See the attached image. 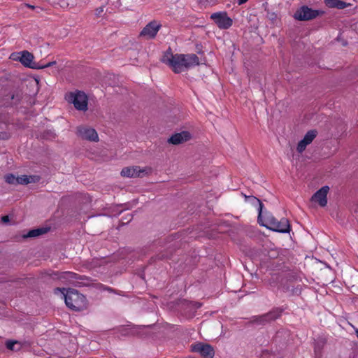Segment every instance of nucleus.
Returning <instances> with one entry per match:
<instances>
[{
    "label": "nucleus",
    "mask_w": 358,
    "mask_h": 358,
    "mask_svg": "<svg viewBox=\"0 0 358 358\" xmlns=\"http://www.w3.org/2000/svg\"><path fill=\"white\" fill-rule=\"evenodd\" d=\"M161 61L175 73H180L199 64V58L196 55L173 54L170 48L164 52Z\"/></svg>",
    "instance_id": "nucleus-1"
},
{
    "label": "nucleus",
    "mask_w": 358,
    "mask_h": 358,
    "mask_svg": "<svg viewBox=\"0 0 358 358\" xmlns=\"http://www.w3.org/2000/svg\"><path fill=\"white\" fill-rule=\"evenodd\" d=\"M251 198L259 203L258 222L260 225L274 231L287 233L290 230V224L287 219L282 218L278 220L272 213L268 211L263 212V204L259 199L255 196H246Z\"/></svg>",
    "instance_id": "nucleus-2"
},
{
    "label": "nucleus",
    "mask_w": 358,
    "mask_h": 358,
    "mask_svg": "<svg viewBox=\"0 0 358 358\" xmlns=\"http://www.w3.org/2000/svg\"><path fill=\"white\" fill-rule=\"evenodd\" d=\"M59 291L62 293L66 306L70 309L76 311H80L87 308V299L85 296L79 293L75 289H69L66 290L64 288H57L55 293Z\"/></svg>",
    "instance_id": "nucleus-3"
},
{
    "label": "nucleus",
    "mask_w": 358,
    "mask_h": 358,
    "mask_svg": "<svg viewBox=\"0 0 358 358\" xmlns=\"http://www.w3.org/2000/svg\"><path fill=\"white\" fill-rule=\"evenodd\" d=\"M66 100L73 103L74 107L81 111L87 110L88 99L87 95L81 91H76L68 93L65 96Z\"/></svg>",
    "instance_id": "nucleus-4"
},
{
    "label": "nucleus",
    "mask_w": 358,
    "mask_h": 358,
    "mask_svg": "<svg viewBox=\"0 0 358 358\" xmlns=\"http://www.w3.org/2000/svg\"><path fill=\"white\" fill-rule=\"evenodd\" d=\"M292 280V277L289 275H281L273 273L268 279V285L272 289H280L284 292L289 291V286L288 282Z\"/></svg>",
    "instance_id": "nucleus-5"
},
{
    "label": "nucleus",
    "mask_w": 358,
    "mask_h": 358,
    "mask_svg": "<svg viewBox=\"0 0 358 358\" xmlns=\"http://www.w3.org/2000/svg\"><path fill=\"white\" fill-rule=\"evenodd\" d=\"M34 55L29 52L24 50L21 52V57L19 58V61L26 67L31 69H39L46 67L51 66L56 64V62L53 61L48 62V64L42 66H39L37 64L33 62Z\"/></svg>",
    "instance_id": "nucleus-6"
},
{
    "label": "nucleus",
    "mask_w": 358,
    "mask_h": 358,
    "mask_svg": "<svg viewBox=\"0 0 358 358\" xmlns=\"http://www.w3.org/2000/svg\"><path fill=\"white\" fill-rule=\"evenodd\" d=\"M217 26L221 29H227L233 24V20L227 15V12H217L210 15Z\"/></svg>",
    "instance_id": "nucleus-7"
},
{
    "label": "nucleus",
    "mask_w": 358,
    "mask_h": 358,
    "mask_svg": "<svg viewBox=\"0 0 358 358\" xmlns=\"http://www.w3.org/2000/svg\"><path fill=\"white\" fill-rule=\"evenodd\" d=\"M322 13V11L313 10L306 6H303L296 11L295 18L301 21H306L315 19Z\"/></svg>",
    "instance_id": "nucleus-8"
},
{
    "label": "nucleus",
    "mask_w": 358,
    "mask_h": 358,
    "mask_svg": "<svg viewBox=\"0 0 358 358\" xmlns=\"http://www.w3.org/2000/svg\"><path fill=\"white\" fill-rule=\"evenodd\" d=\"M281 313L282 311L278 308L273 309L266 314L253 317L252 322L264 325L267 322L275 320L280 317Z\"/></svg>",
    "instance_id": "nucleus-9"
},
{
    "label": "nucleus",
    "mask_w": 358,
    "mask_h": 358,
    "mask_svg": "<svg viewBox=\"0 0 358 358\" xmlns=\"http://www.w3.org/2000/svg\"><path fill=\"white\" fill-rule=\"evenodd\" d=\"M192 351L200 354L203 358H213L215 355L213 348L209 344L197 343L191 345Z\"/></svg>",
    "instance_id": "nucleus-10"
},
{
    "label": "nucleus",
    "mask_w": 358,
    "mask_h": 358,
    "mask_svg": "<svg viewBox=\"0 0 358 358\" xmlns=\"http://www.w3.org/2000/svg\"><path fill=\"white\" fill-rule=\"evenodd\" d=\"M162 25L157 21H151L141 30L140 36L144 37L147 39L154 38L159 31Z\"/></svg>",
    "instance_id": "nucleus-11"
},
{
    "label": "nucleus",
    "mask_w": 358,
    "mask_h": 358,
    "mask_svg": "<svg viewBox=\"0 0 358 358\" xmlns=\"http://www.w3.org/2000/svg\"><path fill=\"white\" fill-rule=\"evenodd\" d=\"M329 187L328 186H323L317 190L311 197V201L318 203L321 207H324L327 204V194Z\"/></svg>",
    "instance_id": "nucleus-12"
},
{
    "label": "nucleus",
    "mask_w": 358,
    "mask_h": 358,
    "mask_svg": "<svg viewBox=\"0 0 358 358\" xmlns=\"http://www.w3.org/2000/svg\"><path fill=\"white\" fill-rule=\"evenodd\" d=\"M78 134L83 139L90 141H97L99 140L97 132L90 127H78Z\"/></svg>",
    "instance_id": "nucleus-13"
},
{
    "label": "nucleus",
    "mask_w": 358,
    "mask_h": 358,
    "mask_svg": "<svg viewBox=\"0 0 358 358\" xmlns=\"http://www.w3.org/2000/svg\"><path fill=\"white\" fill-rule=\"evenodd\" d=\"M145 170L139 166L125 167L121 171V176L127 178H136L142 176Z\"/></svg>",
    "instance_id": "nucleus-14"
},
{
    "label": "nucleus",
    "mask_w": 358,
    "mask_h": 358,
    "mask_svg": "<svg viewBox=\"0 0 358 358\" xmlns=\"http://www.w3.org/2000/svg\"><path fill=\"white\" fill-rule=\"evenodd\" d=\"M191 138V134L189 131H183L172 135L169 139V142L173 145H178L187 141Z\"/></svg>",
    "instance_id": "nucleus-15"
},
{
    "label": "nucleus",
    "mask_w": 358,
    "mask_h": 358,
    "mask_svg": "<svg viewBox=\"0 0 358 358\" xmlns=\"http://www.w3.org/2000/svg\"><path fill=\"white\" fill-rule=\"evenodd\" d=\"M324 3L328 8H336L343 9L348 6V3L341 0H324Z\"/></svg>",
    "instance_id": "nucleus-16"
},
{
    "label": "nucleus",
    "mask_w": 358,
    "mask_h": 358,
    "mask_svg": "<svg viewBox=\"0 0 358 358\" xmlns=\"http://www.w3.org/2000/svg\"><path fill=\"white\" fill-rule=\"evenodd\" d=\"M48 229L45 227L37 228L30 230L27 234L23 235L24 238L37 237L48 232Z\"/></svg>",
    "instance_id": "nucleus-17"
},
{
    "label": "nucleus",
    "mask_w": 358,
    "mask_h": 358,
    "mask_svg": "<svg viewBox=\"0 0 358 358\" xmlns=\"http://www.w3.org/2000/svg\"><path fill=\"white\" fill-rule=\"evenodd\" d=\"M35 176L22 175L17 177V184L27 185L29 183L35 182Z\"/></svg>",
    "instance_id": "nucleus-18"
},
{
    "label": "nucleus",
    "mask_w": 358,
    "mask_h": 358,
    "mask_svg": "<svg viewBox=\"0 0 358 358\" xmlns=\"http://www.w3.org/2000/svg\"><path fill=\"white\" fill-rule=\"evenodd\" d=\"M6 346L8 350H13V351L20 350L22 347V345L19 341H12V340L7 341L6 342Z\"/></svg>",
    "instance_id": "nucleus-19"
},
{
    "label": "nucleus",
    "mask_w": 358,
    "mask_h": 358,
    "mask_svg": "<svg viewBox=\"0 0 358 358\" xmlns=\"http://www.w3.org/2000/svg\"><path fill=\"white\" fill-rule=\"evenodd\" d=\"M317 132L316 130H310L304 136L303 139L309 144H310L315 138L317 136Z\"/></svg>",
    "instance_id": "nucleus-20"
},
{
    "label": "nucleus",
    "mask_w": 358,
    "mask_h": 358,
    "mask_svg": "<svg viewBox=\"0 0 358 358\" xmlns=\"http://www.w3.org/2000/svg\"><path fill=\"white\" fill-rule=\"evenodd\" d=\"M5 181L8 184L15 185L17 184V177L12 173L6 174L4 176Z\"/></svg>",
    "instance_id": "nucleus-21"
},
{
    "label": "nucleus",
    "mask_w": 358,
    "mask_h": 358,
    "mask_svg": "<svg viewBox=\"0 0 358 358\" xmlns=\"http://www.w3.org/2000/svg\"><path fill=\"white\" fill-rule=\"evenodd\" d=\"M309 145L303 138L301 140L297 145L296 150L299 153H302L306 148L307 145Z\"/></svg>",
    "instance_id": "nucleus-22"
},
{
    "label": "nucleus",
    "mask_w": 358,
    "mask_h": 358,
    "mask_svg": "<svg viewBox=\"0 0 358 358\" xmlns=\"http://www.w3.org/2000/svg\"><path fill=\"white\" fill-rule=\"evenodd\" d=\"M10 134L6 131L0 132V140H8L10 138Z\"/></svg>",
    "instance_id": "nucleus-23"
},
{
    "label": "nucleus",
    "mask_w": 358,
    "mask_h": 358,
    "mask_svg": "<svg viewBox=\"0 0 358 358\" xmlns=\"http://www.w3.org/2000/svg\"><path fill=\"white\" fill-rule=\"evenodd\" d=\"M1 220L3 222L6 223L9 221V217L8 215H4L1 217Z\"/></svg>",
    "instance_id": "nucleus-24"
},
{
    "label": "nucleus",
    "mask_w": 358,
    "mask_h": 358,
    "mask_svg": "<svg viewBox=\"0 0 358 358\" xmlns=\"http://www.w3.org/2000/svg\"><path fill=\"white\" fill-rule=\"evenodd\" d=\"M96 11V14L99 15L101 13H102L103 11V8L100 7V8H97Z\"/></svg>",
    "instance_id": "nucleus-25"
},
{
    "label": "nucleus",
    "mask_w": 358,
    "mask_h": 358,
    "mask_svg": "<svg viewBox=\"0 0 358 358\" xmlns=\"http://www.w3.org/2000/svg\"><path fill=\"white\" fill-rule=\"evenodd\" d=\"M248 0H238V4L242 5L246 3Z\"/></svg>",
    "instance_id": "nucleus-26"
},
{
    "label": "nucleus",
    "mask_w": 358,
    "mask_h": 358,
    "mask_svg": "<svg viewBox=\"0 0 358 358\" xmlns=\"http://www.w3.org/2000/svg\"><path fill=\"white\" fill-rule=\"evenodd\" d=\"M64 275H68V276H69V277H73V275H74V273H72V272H66V273H64Z\"/></svg>",
    "instance_id": "nucleus-27"
},
{
    "label": "nucleus",
    "mask_w": 358,
    "mask_h": 358,
    "mask_svg": "<svg viewBox=\"0 0 358 358\" xmlns=\"http://www.w3.org/2000/svg\"><path fill=\"white\" fill-rule=\"evenodd\" d=\"M25 6H27V8H29L31 9H34V6H32V5H30V4H28V3H26L25 4Z\"/></svg>",
    "instance_id": "nucleus-28"
},
{
    "label": "nucleus",
    "mask_w": 358,
    "mask_h": 358,
    "mask_svg": "<svg viewBox=\"0 0 358 358\" xmlns=\"http://www.w3.org/2000/svg\"><path fill=\"white\" fill-rule=\"evenodd\" d=\"M105 289L107 290V291H109V292H112L113 291V289L111 287H106Z\"/></svg>",
    "instance_id": "nucleus-29"
},
{
    "label": "nucleus",
    "mask_w": 358,
    "mask_h": 358,
    "mask_svg": "<svg viewBox=\"0 0 358 358\" xmlns=\"http://www.w3.org/2000/svg\"><path fill=\"white\" fill-rule=\"evenodd\" d=\"M355 334H356L357 337L358 338V329H356Z\"/></svg>",
    "instance_id": "nucleus-30"
}]
</instances>
